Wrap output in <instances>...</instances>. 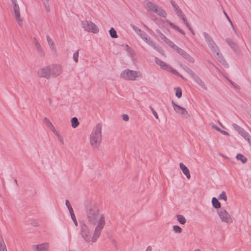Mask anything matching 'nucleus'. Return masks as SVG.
<instances>
[{"mask_svg":"<svg viewBox=\"0 0 251 251\" xmlns=\"http://www.w3.org/2000/svg\"><path fill=\"white\" fill-rule=\"evenodd\" d=\"M179 167L181 171H182L183 173L186 176V177L188 179H190L191 176L190 174L189 170L187 168V167H186L185 165L182 163H179Z\"/></svg>","mask_w":251,"mask_h":251,"instance_id":"16","label":"nucleus"},{"mask_svg":"<svg viewBox=\"0 0 251 251\" xmlns=\"http://www.w3.org/2000/svg\"><path fill=\"white\" fill-rule=\"evenodd\" d=\"M14 6V15L15 19L19 26H22L23 25V19L21 18L20 7L17 2V0H11Z\"/></svg>","mask_w":251,"mask_h":251,"instance_id":"6","label":"nucleus"},{"mask_svg":"<svg viewBox=\"0 0 251 251\" xmlns=\"http://www.w3.org/2000/svg\"><path fill=\"white\" fill-rule=\"evenodd\" d=\"M224 14L226 15V18H227V19H228V21L230 23V24H231L232 26H233V24L232 23L231 21L230 20V19H229V18L227 16V15L226 14V13L225 11H224Z\"/></svg>","mask_w":251,"mask_h":251,"instance_id":"58","label":"nucleus"},{"mask_svg":"<svg viewBox=\"0 0 251 251\" xmlns=\"http://www.w3.org/2000/svg\"><path fill=\"white\" fill-rule=\"evenodd\" d=\"M170 2L172 5V6L174 8V11L176 13V12L181 10L179 6L177 5V4L175 2V1L173 0H171Z\"/></svg>","mask_w":251,"mask_h":251,"instance_id":"32","label":"nucleus"},{"mask_svg":"<svg viewBox=\"0 0 251 251\" xmlns=\"http://www.w3.org/2000/svg\"><path fill=\"white\" fill-rule=\"evenodd\" d=\"M78 54H79V53H78V51L77 50L76 51H75L74 54H73V59H74V60L76 62H78Z\"/></svg>","mask_w":251,"mask_h":251,"instance_id":"42","label":"nucleus"},{"mask_svg":"<svg viewBox=\"0 0 251 251\" xmlns=\"http://www.w3.org/2000/svg\"><path fill=\"white\" fill-rule=\"evenodd\" d=\"M66 205L67 207H68L69 211L70 212V213L71 214L74 212L73 209L71 205V204L68 200H66L65 201Z\"/></svg>","mask_w":251,"mask_h":251,"instance_id":"38","label":"nucleus"},{"mask_svg":"<svg viewBox=\"0 0 251 251\" xmlns=\"http://www.w3.org/2000/svg\"><path fill=\"white\" fill-rule=\"evenodd\" d=\"M54 134L57 136V137L60 136V134L58 133V132L56 130H54Z\"/></svg>","mask_w":251,"mask_h":251,"instance_id":"61","label":"nucleus"},{"mask_svg":"<svg viewBox=\"0 0 251 251\" xmlns=\"http://www.w3.org/2000/svg\"><path fill=\"white\" fill-rule=\"evenodd\" d=\"M38 75L41 77H44L48 79L50 78L48 66L39 69L38 71Z\"/></svg>","mask_w":251,"mask_h":251,"instance_id":"11","label":"nucleus"},{"mask_svg":"<svg viewBox=\"0 0 251 251\" xmlns=\"http://www.w3.org/2000/svg\"><path fill=\"white\" fill-rule=\"evenodd\" d=\"M36 50H37V51H38V52L40 54V55L41 56H43L44 55V52L42 48L41 47V46H40V47H38V48H37Z\"/></svg>","mask_w":251,"mask_h":251,"instance_id":"45","label":"nucleus"},{"mask_svg":"<svg viewBox=\"0 0 251 251\" xmlns=\"http://www.w3.org/2000/svg\"><path fill=\"white\" fill-rule=\"evenodd\" d=\"M47 40L48 43V45H49L50 48L52 50H55V47L54 45V42L53 40L50 38V37L49 35L47 36Z\"/></svg>","mask_w":251,"mask_h":251,"instance_id":"23","label":"nucleus"},{"mask_svg":"<svg viewBox=\"0 0 251 251\" xmlns=\"http://www.w3.org/2000/svg\"><path fill=\"white\" fill-rule=\"evenodd\" d=\"M140 37V38H142L143 37H144L147 34L144 32L143 31L140 30V32H139L137 33Z\"/></svg>","mask_w":251,"mask_h":251,"instance_id":"49","label":"nucleus"},{"mask_svg":"<svg viewBox=\"0 0 251 251\" xmlns=\"http://www.w3.org/2000/svg\"><path fill=\"white\" fill-rule=\"evenodd\" d=\"M189 29L191 31V32H192V33L193 34V35H195V32L194 31V30H193L192 29V27H191V26L190 25V24H189V25L188 26H187Z\"/></svg>","mask_w":251,"mask_h":251,"instance_id":"57","label":"nucleus"},{"mask_svg":"<svg viewBox=\"0 0 251 251\" xmlns=\"http://www.w3.org/2000/svg\"><path fill=\"white\" fill-rule=\"evenodd\" d=\"M42 1L46 10L48 12L50 11V6L49 4L50 0H41Z\"/></svg>","mask_w":251,"mask_h":251,"instance_id":"31","label":"nucleus"},{"mask_svg":"<svg viewBox=\"0 0 251 251\" xmlns=\"http://www.w3.org/2000/svg\"><path fill=\"white\" fill-rule=\"evenodd\" d=\"M71 122L73 128H75L79 125V122L76 117L72 118Z\"/></svg>","mask_w":251,"mask_h":251,"instance_id":"27","label":"nucleus"},{"mask_svg":"<svg viewBox=\"0 0 251 251\" xmlns=\"http://www.w3.org/2000/svg\"><path fill=\"white\" fill-rule=\"evenodd\" d=\"M155 62L157 65L160 66L161 69L165 70H167L170 66L157 57L155 58Z\"/></svg>","mask_w":251,"mask_h":251,"instance_id":"17","label":"nucleus"},{"mask_svg":"<svg viewBox=\"0 0 251 251\" xmlns=\"http://www.w3.org/2000/svg\"><path fill=\"white\" fill-rule=\"evenodd\" d=\"M236 158L237 159L240 160L243 163H246L247 161V158L241 153L237 154Z\"/></svg>","mask_w":251,"mask_h":251,"instance_id":"26","label":"nucleus"},{"mask_svg":"<svg viewBox=\"0 0 251 251\" xmlns=\"http://www.w3.org/2000/svg\"><path fill=\"white\" fill-rule=\"evenodd\" d=\"M246 140L248 142L250 145L251 146V136L249 135Z\"/></svg>","mask_w":251,"mask_h":251,"instance_id":"56","label":"nucleus"},{"mask_svg":"<svg viewBox=\"0 0 251 251\" xmlns=\"http://www.w3.org/2000/svg\"><path fill=\"white\" fill-rule=\"evenodd\" d=\"M212 203L213 206L216 208H220L221 207V203L215 197L212 199Z\"/></svg>","mask_w":251,"mask_h":251,"instance_id":"24","label":"nucleus"},{"mask_svg":"<svg viewBox=\"0 0 251 251\" xmlns=\"http://www.w3.org/2000/svg\"><path fill=\"white\" fill-rule=\"evenodd\" d=\"M130 26L136 33H137L139 32H140L141 29L139 28L137 26H135L134 25L131 24Z\"/></svg>","mask_w":251,"mask_h":251,"instance_id":"47","label":"nucleus"},{"mask_svg":"<svg viewBox=\"0 0 251 251\" xmlns=\"http://www.w3.org/2000/svg\"><path fill=\"white\" fill-rule=\"evenodd\" d=\"M156 33L158 36L165 43L170 46L171 47L172 45L173 44V42H172L170 40L167 38L159 29H156L155 30Z\"/></svg>","mask_w":251,"mask_h":251,"instance_id":"14","label":"nucleus"},{"mask_svg":"<svg viewBox=\"0 0 251 251\" xmlns=\"http://www.w3.org/2000/svg\"><path fill=\"white\" fill-rule=\"evenodd\" d=\"M144 26L145 28L151 33V30L150 29V28L148 26H147L146 25H144Z\"/></svg>","mask_w":251,"mask_h":251,"instance_id":"63","label":"nucleus"},{"mask_svg":"<svg viewBox=\"0 0 251 251\" xmlns=\"http://www.w3.org/2000/svg\"><path fill=\"white\" fill-rule=\"evenodd\" d=\"M218 199L219 200H223L225 201H226L227 197L226 196V194L224 191H223L222 193L219 196Z\"/></svg>","mask_w":251,"mask_h":251,"instance_id":"37","label":"nucleus"},{"mask_svg":"<svg viewBox=\"0 0 251 251\" xmlns=\"http://www.w3.org/2000/svg\"><path fill=\"white\" fill-rule=\"evenodd\" d=\"M86 214L88 223L95 227L92 235L89 227L86 224H81L80 235L85 243H95L105 225V216L95 203H91L86 207Z\"/></svg>","mask_w":251,"mask_h":251,"instance_id":"1","label":"nucleus"},{"mask_svg":"<svg viewBox=\"0 0 251 251\" xmlns=\"http://www.w3.org/2000/svg\"><path fill=\"white\" fill-rule=\"evenodd\" d=\"M176 14L177 15L182 19L184 24L186 25V26H188L189 25V23L187 21L186 18L185 17L184 14H183L182 11L181 10L177 11L176 12Z\"/></svg>","mask_w":251,"mask_h":251,"instance_id":"19","label":"nucleus"},{"mask_svg":"<svg viewBox=\"0 0 251 251\" xmlns=\"http://www.w3.org/2000/svg\"><path fill=\"white\" fill-rule=\"evenodd\" d=\"M232 126L233 127V128L238 133L239 132H240L241 131V130H242L243 129L242 127H240V126H239L238 125H237V124H234V123H233L232 124Z\"/></svg>","mask_w":251,"mask_h":251,"instance_id":"40","label":"nucleus"},{"mask_svg":"<svg viewBox=\"0 0 251 251\" xmlns=\"http://www.w3.org/2000/svg\"><path fill=\"white\" fill-rule=\"evenodd\" d=\"M70 215H71V218H72V220H73V221L75 226H78V223H77V222L76 219L75 218V215L74 213L73 212V213L70 214Z\"/></svg>","mask_w":251,"mask_h":251,"instance_id":"44","label":"nucleus"},{"mask_svg":"<svg viewBox=\"0 0 251 251\" xmlns=\"http://www.w3.org/2000/svg\"><path fill=\"white\" fill-rule=\"evenodd\" d=\"M212 127L218 131H219L221 129L219 127L214 125L212 126Z\"/></svg>","mask_w":251,"mask_h":251,"instance_id":"55","label":"nucleus"},{"mask_svg":"<svg viewBox=\"0 0 251 251\" xmlns=\"http://www.w3.org/2000/svg\"><path fill=\"white\" fill-rule=\"evenodd\" d=\"M173 230L176 233H181L182 232V228L178 226H173Z\"/></svg>","mask_w":251,"mask_h":251,"instance_id":"34","label":"nucleus"},{"mask_svg":"<svg viewBox=\"0 0 251 251\" xmlns=\"http://www.w3.org/2000/svg\"><path fill=\"white\" fill-rule=\"evenodd\" d=\"M198 84H199L201 88H202L204 90H207V87L205 83L202 81V80L200 78L196 82Z\"/></svg>","mask_w":251,"mask_h":251,"instance_id":"35","label":"nucleus"},{"mask_svg":"<svg viewBox=\"0 0 251 251\" xmlns=\"http://www.w3.org/2000/svg\"><path fill=\"white\" fill-rule=\"evenodd\" d=\"M167 23L173 28V29L177 30L179 32L182 33V34L184 35L185 32L183 30H182L181 29H180L179 27L176 25L175 24L169 21V20H167Z\"/></svg>","mask_w":251,"mask_h":251,"instance_id":"22","label":"nucleus"},{"mask_svg":"<svg viewBox=\"0 0 251 251\" xmlns=\"http://www.w3.org/2000/svg\"><path fill=\"white\" fill-rule=\"evenodd\" d=\"M194 251H201L200 249H196Z\"/></svg>","mask_w":251,"mask_h":251,"instance_id":"64","label":"nucleus"},{"mask_svg":"<svg viewBox=\"0 0 251 251\" xmlns=\"http://www.w3.org/2000/svg\"><path fill=\"white\" fill-rule=\"evenodd\" d=\"M123 120L125 121H128L129 120V117L126 114H124L122 115Z\"/></svg>","mask_w":251,"mask_h":251,"instance_id":"50","label":"nucleus"},{"mask_svg":"<svg viewBox=\"0 0 251 251\" xmlns=\"http://www.w3.org/2000/svg\"><path fill=\"white\" fill-rule=\"evenodd\" d=\"M157 15L163 18H165L167 16V13L163 9L160 8Z\"/></svg>","mask_w":251,"mask_h":251,"instance_id":"39","label":"nucleus"},{"mask_svg":"<svg viewBox=\"0 0 251 251\" xmlns=\"http://www.w3.org/2000/svg\"><path fill=\"white\" fill-rule=\"evenodd\" d=\"M177 220L182 225H184L186 223V219L185 217L181 215H176Z\"/></svg>","mask_w":251,"mask_h":251,"instance_id":"30","label":"nucleus"},{"mask_svg":"<svg viewBox=\"0 0 251 251\" xmlns=\"http://www.w3.org/2000/svg\"><path fill=\"white\" fill-rule=\"evenodd\" d=\"M169 72H172L173 74L180 77L181 78L184 79L183 77L175 69H173L171 66H169V68H168L167 70Z\"/></svg>","mask_w":251,"mask_h":251,"instance_id":"25","label":"nucleus"},{"mask_svg":"<svg viewBox=\"0 0 251 251\" xmlns=\"http://www.w3.org/2000/svg\"><path fill=\"white\" fill-rule=\"evenodd\" d=\"M109 34L110 36L113 38H116L118 37V36L117 35V32L114 29V28L112 27L109 30Z\"/></svg>","mask_w":251,"mask_h":251,"instance_id":"33","label":"nucleus"},{"mask_svg":"<svg viewBox=\"0 0 251 251\" xmlns=\"http://www.w3.org/2000/svg\"><path fill=\"white\" fill-rule=\"evenodd\" d=\"M33 251H47L49 249V244L43 243L41 244L33 245L32 247Z\"/></svg>","mask_w":251,"mask_h":251,"instance_id":"13","label":"nucleus"},{"mask_svg":"<svg viewBox=\"0 0 251 251\" xmlns=\"http://www.w3.org/2000/svg\"><path fill=\"white\" fill-rule=\"evenodd\" d=\"M226 41L235 53L238 54L240 52V50L239 49V47L234 41L228 38H226Z\"/></svg>","mask_w":251,"mask_h":251,"instance_id":"12","label":"nucleus"},{"mask_svg":"<svg viewBox=\"0 0 251 251\" xmlns=\"http://www.w3.org/2000/svg\"><path fill=\"white\" fill-rule=\"evenodd\" d=\"M142 39L145 42L151 47L153 49L161 53L162 55L164 54V51L151 38H150L147 34H146Z\"/></svg>","mask_w":251,"mask_h":251,"instance_id":"9","label":"nucleus"},{"mask_svg":"<svg viewBox=\"0 0 251 251\" xmlns=\"http://www.w3.org/2000/svg\"><path fill=\"white\" fill-rule=\"evenodd\" d=\"M229 82L230 83V84L235 88H238V85L234 83V82L232 81L231 80H228Z\"/></svg>","mask_w":251,"mask_h":251,"instance_id":"53","label":"nucleus"},{"mask_svg":"<svg viewBox=\"0 0 251 251\" xmlns=\"http://www.w3.org/2000/svg\"><path fill=\"white\" fill-rule=\"evenodd\" d=\"M83 27L85 30L97 33L99 31L98 26L93 22L89 21H85L82 22Z\"/></svg>","mask_w":251,"mask_h":251,"instance_id":"7","label":"nucleus"},{"mask_svg":"<svg viewBox=\"0 0 251 251\" xmlns=\"http://www.w3.org/2000/svg\"><path fill=\"white\" fill-rule=\"evenodd\" d=\"M238 133L241 135L245 140L248 137H249V135H250L243 128L241 130V131L239 132Z\"/></svg>","mask_w":251,"mask_h":251,"instance_id":"36","label":"nucleus"},{"mask_svg":"<svg viewBox=\"0 0 251 251\" xmlns=\"http://www.w3.org/2000/svg\"><path fill=\"white\" fill-rule=\"evenodd\" d=\"M44 120H45V122L46 125L49 127L54 128V126H53L52 123L50 122V121L47 118H45Z\"/></svg>","mask_w":251,"mask_h":251,"instance_id":"41","label":"nucleus"},{"mask_svg":"<svg viewBox=\"0 0 251 251\" xmlns=\"http://www.w3.org/2000/svg\"><path fill=\"white\" fill-rule=\"evenodd\" d=\"M217 214L222 222L226 224L233 223V219L230 215L224 208L217 210Z\"/></svg>","mask_w":251,"mask_h":251,"instance_id":"4","label":"nucleus"},{"mask_svg":"<svg viewBox=\"0 0 251 251\" xmlns=\"http://www.w3.org/2000/svg\"><path fill=\"white\" fill-rule=\"evenodd\" d=\"M0 251H7L6 245L1 237H0Z\"/></svg>","mask_w":251,"mask_h":251,"instance_id":"28","label":"nucleus"},{"mask_svg":"<svg viewBox=\"0 0 251 251\" xmlns=\"http://www.w3.org/2000/svg\"><path fill=\"white\" fill-rule=\"evenodd\" d=\"M160 8L161 7H159L158 6H157L155 8V9H154V11H153V12L158 14V13L159 12V10L160 9Z\"/></svg>","mask_w":251,"mask_h":251,"instance_id":"54","label":"nucleus"},{"mask_svg":"<svg viewBox=\"0 0 251 251\" xmlns=\"http://www.w3.org/2000/svg\"><path fill=\"white\" fill-rule=\"evenodd\" d=\"M208 45L213 53L219 55V49L214 41Z\"/></svg>","mask_w":251,"mask_h":251,"instance_id":"18","label":"nucleus"},{"mask_svg":"<svg viewBox=\"0 0 251 251\" xmlns=\"http://www.w3.org/2000/svg\"><path fill=\"white\" fill-rule=\"evenodd\" d=\"M152 248L151 246H148L146 251H151Z\"/></svg>","mask_w":251,"mask_h":251,"instance_id":"62","label":"nucleus"},{"mask_svg":"<svg viewBox=\"0 0 251 251\" xmlns=\"http://www.w3.org/2000/svg\"><path fill=\"white\" fill-rule=\"evenodd\" d=\"M125 50L127 52L128 55L130 57L133 58L135 56V53L134 50L127 45L125 46Z\"/></svg>","mask_w":251,"mask_h":251,"instance_id":"21","label":"nucleus"},{"mask_svg":"<svg viewBox=\"0 0 251 251\" xmlns=\"http://www.w3.org/2000/svg\"><path fill=\"white\" fill-rule=\"evenodd\" d=\"M171 48L174 50H176L178 53L190 62L193 63L194 62V59L192 57H191L185 50L176 46L174 43L172 45Z\"/></svg>","mask_w":251,"mask_h":251,"instance_id":"8","label":"nucleus"},{"mask_svg":"<svg viewBox=\"0 0 251 251\" xmlns=\"http://www.w3.org/2000/svg\"><path fill=\"white\" fill-rule=\"evenodd\" d=\"M51 78H55L62 72V67L59 64H53L48 66Z\"/></svg>","mask_w":251,"mask_h":251,"instance_id":"5","label":"nucleus"},{"mask_svg":"<svg viewBox=\"0 0 251 251\" xmlns=\"http://www.w3.org/2000/svg\"><path fill=\"white\" fill-rule=\"evenodd\" d=\"M172 104L174 110L177 114L181 115L184 118L187 119L190 117V115L186 110V109L179 105L176 104L174 101H172Z\"/></svg>","mask_w":251,"mask_h":251,"instance_id":"10","label":"nucleus"},{"mask_svg":"<svg viewBox=\"0 0 251 251\" xmlns=\"http://www.w3.org/2000/svg\"><path fill=\"white\" fill-rule=\"evenodd\" d=\"M102 141V125L99 123L93 128L90 135V143L93 148H98Z\"/></svg>","mask_w":251,"mask_h":251,"instance_id":"2","label":"nucleus"},{"mask_svg":"<svg viewBox=\"0 0 251 251\" xmlns=\"http://www.w3.org/2000/svg\"><path fill=\"white\" fill-rule=\"evenodd\" d=\"M219 132H220L221 133H222V134H225V135H228V133L227 132H226L224 130H223L222 129H220Z\"/></svg>","mask_w":251,"mask_h":251,"instance_id":"60","label":"nucleus"},{"mask_svg":"<svg viewBox=\"0 0 251 251\" xmlns=\"http://www.w3.org/2000/svg\"><path fill=\"white\" fill-rule=\"evenodd\" d=\"M176 96L178 98H180L182 96V92L181 90L179 88H177L176 92Z\"/></svg>","mask_w":251,"mask_h":251,"instance_id":"46","label":"nucleus"},{"mask_svg":"<svg viewBox=\"0 0 251 251\" xmlns=\"http://www.w3.org/2000/svg\"><path fill=\"white\" fill-rule=\"evenodd\" d=\"M215 56L219 60V61L221 63H222L225 67H226V68L228 67V64L223 58L221 54H220V53L219 55H217L216 54H215Z\"/></svg>","mask_w":251,"mask_h":251,"instance_id":"20","label":"nucleus"},{"mask_svg":"<svg viewBox=\"0 0 251 251\" xmlns=\"http://www.w3.org/2000/svg\"><path fill=\"white\" fill-rule=\"evenodd\" d=\"M229 82L230 83V84L235 88H238V85L234 83V82L232 81L231 80H228Z\"/></svg>","mask_w":251,"mask_h":251,"instance_id":"52","label":"nucleus"},{"mask_svg":"<svg viewBox=\"0 0 251 251\" xmlns=\"http://www.w3.org/2000/svg\"><path fill=\"white\" fill-rule=\"evenodd\" d=\"M120 77L126 80L134 81L142 78L143 75L140 71L126 69L121 72Z\"/></svg>","mask_w":251,"mask_h":251,"instance_id":"3","label":"nucleus"},{"mask_svg":"<svg viewBox=\"0 0 251 251\" xmlns=\"http://www.w3.org/2000/svg\"><path fill=\"white\" fill-rule=\"evenodd\" d=\"M144 5L145 6V8L148 11H152L153 12L154 11V9L157 6L156 4L153 3V2L149 1V0H145L144 1Z\"/></svg>","mask_w":251,"mask_h":251,"instance_id":"15","label":"nucleus"},{"mask_svg":"<svg viewBox=\"0 0 251 251\" xmlns=\"http://www.w3.org/2000/svg\"><path fill=\"white\" fill-rule=\"evenodd\" d=\"M34 41L36 48H38V47L41 46L40 44H39V43L38 42V41L36 39L34 38Z\"/></svg>","mask_w":251,"mask_h":251,"instance_id":"51","label":"nucleus"},{"mask_svg":"<svg viewBox=\"0 0 251 251\" xmlns=\"http://www.w3.org/2000/svg\"><path fill=\"white\" fill-rule=\"evenodd\" d=\"M191 75H192V78L196 82L197 81V80H198L199 79H200V77L197 75H195L194 73H193L192 72H191Z\"/></svg>","mask_w":251,"mask_h":251,"instance_id":"48","label":"nucleus"},{"mask_svg":"<svg viewBox=\"0 0 251 251\" xmlns=\"http://www.w3.org/2000/svg\"><path fill=\"white\" fill-rule=\"evenodd\" d=\"M203 35L206 40V42H207V44L209 45L210 43H212V42L214 41L212 40V39L211 38V37L206 33L203 32Z\"/></svg>","mask_w":251,"mask_h":251,"instance_id":"29","label":"nucleus"},{"mask_svg":"<svg viewBox=\"0 0 251 251\" xmlns=\"http://www.w3.org/2000/svg\"><path fill=\"white\" fill-rule=\"evenodd\" d=\"M150 109H151L152 114L155 117V118L156 119L158 120L159 119V117H158V115L157 112L154 110V109L151 106H150Z\"/></svg>","mask_w":251,"mask_h":251,"instance_id":"43","label":"nucleus"},{"mask_svg":"<svg viewBox=\"0 0 251 251\" xmlns=\"http://www.w3.org/2000/svg\"><path fill=\"white\" fill-rule=\"evenodd\" d=\"M57 138H58V140L62 143V144H64V141H63V138H62V137L61 136L58 137Z\"/></svg>","mask_w":251,"mask_h":251,"instance_id":"59","label":"nucleus"}]
</instances>
